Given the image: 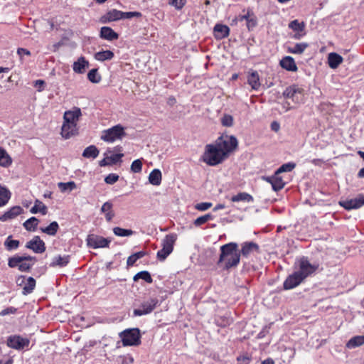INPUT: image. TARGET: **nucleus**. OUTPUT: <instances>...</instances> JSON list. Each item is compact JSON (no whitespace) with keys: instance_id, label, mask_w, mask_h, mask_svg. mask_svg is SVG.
<instances>
[{"instance_id":"1","label":"nucleus","mask_w":364,"mask_h":364,"mask_svg":"<svg viewBox=\"0 0 364 364\" xmlns=\"http://www.w3.org/2000/svg\"><path fill=\"white\" fill-rule=\"evenodd\" d=\"M237 145L238 141L236 137L223 135L218 138L214 143L205 146L202 160L209 166H217L235 151Z\"/></svg>"},{"instance_id":"2","label":"nucleus","mask_w":364,"mask_h":364,"mask_svg":"<svg viewBox=\"0 0 364 364\" xmlns=\"http://www.w3.org/2000/svg\"><path fill=\"white\" fill-rule=\"evenodd\" d=\"M80 107H73L64 112L60 134L63 138L68 139L78 134V122L82 117Z\"/></svg>"},{"instance_id":"3","label":"nucleus","mask_w":364,"mask_h":364,"mask_svg":"<svg viewBox=\"0 0 364 364\" xmlns=\"http://www.w3.org/2000/svg\"><path fill=\"white\" fill-rule=\"evenodd\" d=\"M240 253L238 245L235 242H230L220 247V255L218 265L224 269L235 267L240 263Z\"/></svg>"},{"instance_id":"4","label":"nucleus","mask_w":364,"mask_h":364,"mask_svg":"<svg viewBox=\"0 0 364 364\" xmlns=\"http://www.w3.org/2000/svg\"><path fill=\"white\" fill-rule=\"evenodd\" d=\"M318 263H311L307 257H302L297 259L294 264L295 270L305 279L311 276L318 270Z\"/></svg>"},{"instance_id":"5","label":"nucleus","mask_w":364,"mask_h":364,"mask_svg":"<svg viewBox=\"0 0 364 364\" xmlns=\"http://www.w3.org/2000/svg\"><path fill=\"white\" fill-rule=\"evenodd\" d=\"M36 259L31 256H14L9 259L8 265L11 268L17 267L21 272H28L34 264Z\"/></svg>"},{"instance_id":"6","label":"nucleus","mask_w":364,"mask_h":364,"mask_svg":"<svg viewBox=\"0 0 364 364\" xmlns=\"http://www.w3.org/2000/svg\"><path fill=\"white\" fill-rule=\"evenodd\" d=\"M177 239L176 234H169L162 240V249L158 251L157 258L164 261L173 251V245Z\"/></svg>"},{"instance_id":"7","label":"nucleus","mask_w":364,"mask_h":364,"mask_svg":"<svg viewBox=\"0 0 364 364\" xmlns=\"http://www.w3.org/2000/svg\"><path fill=\"white\" fill-rule=\"evenodd\" d=\"M124 136L125 132L124 127L118 124L102 131L100 138L106 142L112 143L116 140L122 139Z\"/></svg>"},{"instance_id":"8","label":"nucleus","mask_w":364,"mask_h":364,"mask_svg":"<svg viewBox=\"0 0 364 364\" xmlns=\"http://www.w3.org/2000/svg\"><path fill=\"white\" fill-rule=\"evenodd\" d=\"M283 96L291 99L295 104H301L304 100V90L296 85H293L285 89Z\"/></svg>"},{"instance_id":"9","label":"nucleus","mask_w":364,"mask_h":364,"mask_svg":"<svg viewBox=\"0 0 364 364\" xmlns=\"http://www.w3.org/2000/svg\"><path fill=\"white\" fill-rule=\"evenodd\" d=\"M119 336L123 346H137L140 343V333L137 328L125 330Z\"/></svg>"},{"instance_id":"10","label":"nucleus","mask_w":364,"mask_h":364,"mask_svg":"<svg viewBox=\"0 0 364 364\" xmlns=\"http://www.w3.org/2000/svg\"><path fill=\"white\" fill-rule=\"evenodd\" d=\"M157 304V299L151 298L146 301H144V302L141 303L139 309H136L134 310V315L136 316H140L142 315L150 314L156 308Z\"/></svg>"},{"instance_id":"11","label":"nucleus","mask_w":364,"mask_h":364,"mask_svg":"<svg viewBox=\"0 0 364 364\" xmlns=\"http://www.w3.org/2000/svg\"><path fill=\"white\" fill-rule=\"evenodd\" d=\"M86 241L87 245L94 249L107 247L111 242V240L107 238L93 234L89 235Z\"/></svg>"},{"instance_id":"12","label":"nucleus","mask_w":364,"mask_h":364,"mask_svg":"<svg viewBox=\"0 0 364 364\" xmlns=\"http://www.w3.org/2000/svg\"><path fill=\"white\" fill-rule=\"evenodd\" d=\"M16 284L23 288V294H31L36 287V280L30 277L26 278L25 276H19L16 279Z\"/></svg>"},{"instance_id":"13","label":"nucleus","mask_w":364,"mask_h":364,"mask_svg":"<svg viewBox=\"0 0 364 364\" xmlns=\"http://www.w3.org/2000/svg\"><path fill=\"white\" fill-rule=\"evenodd\" d=\"M29 343V339L17 335L9 336L6 342V344L9 348L16 350H21L25 347H28Z\"/></svg>"},{"instance_id":"14","label":"nucleus","mask_w":364,"mask_h":364,"mask_svg":"<svg viewBox=\"0 0 364 364\" xmlns=\"http://www.w3.org/2000/svg\"><path fill=\"white\" fill-rule=\"evenodd\" d=\"M339 205L348 210L360 208L364 205V195L360 194L354 198L341 200Z\"/></svg>"},{"instance_id":"15","label":"nucleus","mask_w":364,"mask_h":364,"mask_svg":"<svg viewBox=\"0 0 364 364\" xmlns=\"http://www.w3.org/2000/svg\"><path fill=\"white\" fill-rule=\"evenodd\" d=\"M26 247L31 250L35 253H43L46 250L45 242L39 236L33 237L31 240L27 242Z\"/></svg>"},{"instance_id":"16","label":"nucleus","mask_w":364,"mask_h":364,"mask_svg":"<svg viewBox=\"0 0 364 364\" xmlns=\"http://www.w3.org/2000/svg\"><path fill=\"white\" fill-rule=\"evenodd\" d=\"M304 279L295 270L294 273L289 275L284 282V289H291L299 286Z\"/></svg>"},{"instance_id":"17","label":"nucleus","mask_w":364,"mask_h":364,"mask_svg":"<svg viewBox=\"0 0 364 364\" xmlns=\"http://www.w3.org/2000/svg\"><path fill=\"white\" fill-rule=\"evenodd\" d=\"M89 66V61L84 56H80L73 62V70L75 73L83 74Z\"/></svg>"},{"instance_id":"18","label":"nucleus","mask_w":364,"mask_h":364,"mask_svg":"<svg viewBox=\"0 0 364 364\" xmlns=\"http://www.w3.org/2000/svg\"><path fill=\"white\" fill-rule=\"evenodd\" d=\"M279 175V174H277V172H275L274 176L263 178L264 181L272 185V189L274 191L282 189L285 185L282 178Z\"/></svg>"},{"instance_id":"19","label":"nucleus","mask_w":364,"mask_h":364,"mask_svg":"<svg viewBox=\"0 0 364 364\" xmlns=\"http://www.w3.org/2000/svg\"><path fill=\"white\" fill-rule=\"evenodd\" d=\"M22 213L23 208L21 206H14L0 216V220L5 222L12 220L21 215Z\"/></svg>"},{"instance_id":"20","label":"nucleus","mask_w":364,"mask_h":364,"mask_svg":"<svg viewBox=\"0 0 364 364\" xmlns=\"http://www.w3.org/2000/svg\"><path fill=\"white\" fill-rule=\"evenodd\" d=\"M289 27L296 32L294 35L296 39L301 38L305 34V33H304L305 28V23L304 22H299L298 20H294L289 23Z\"/></svg>"},{"instance_id":"21","label":"nucleus","mask_w":364,"mask_h":364,"mask_svg":"<svg viewBox=\"0 0 364 364\" xmlns=\"http://www.w3.org/2000/svg\"><path fill=\"white\" fill-rule=\"evenodd\" d=\"M122 19V11L112 9L102 17L101 21L104 23Z\"/></svg>"},{"instance_id":"22","label":"nucleus","mask_w":364,"mask_h":364,"mask_svg":"<svg viewBox=\"0 0 364 364\" xmlns=\"http://www.w3.org/2000/svg\"><path fill=\"white\" fill-rule=\"evenodd\" d=\"M259 246L253 242H246L242 244L241 254L243 257H248L251 254L257 252Z\"/></svg>"},{"instance_id":"23","label":"nucleus","mask_w":364,"mask_h":364,"mask_svg":"<svg viewBox=\"0 0 364 364\" xmlns=\"http://www.w3.org/2000/svg\"><path fill=\"white\" fill-rule=\"evenodd\" d=\"M100 36L101 38L107 41H114L119 38V35L112 28L108 26L101 28Z\"/></svg>"},{"instance_id":"24","label":"nucleus","mask_w":364,"mask_h":364,"mask_svg":"<svg viewBox=\"0 0 364 364\" xmlns=\"http://www.w3.org/2000/svg\"><path fill=\"white\" fill-rule=\"evenodd\" d=\"M343 61V57L336 53H330L328 55V64L332 69H336Z\"/></svg>"},{"instance_id":"25","label":"nucleus","mask_w":364,"mask_h":364,"mask_svg":"<svg viewBox=\"0 0 364 364\" xmlns=\"http://www.w3.org/2000/svg\"><path fill=\"white\" fill-rule=\"evenodd\" d=\"M280 65L289 71L295 72L298 69L294 58L291 56L283 58L280 61Z\"/></svg>"},{"instance_id":"26","label":"nucleus","mask_w":364,"mask_h":364,"mask_svg":"<svg viewBox=\"0 0 364 364\" xmlns=\"http://www.w3.org/2000/svg\"><path fill=\"white\" fill-rule=\"evenodd\" d=\"M247 82L252 90H257L261 84L259 82V76L257 71H250L247 76Z\"/></svg>"},{"instance_id":"27","label":"nucleus","mask_w":364,"mask_h":364,"mask_svg":"<svg viewBox=\"0 0 364 364\" xmlns=\"http://www.w3.org/2000/svg\"><path fill=\"white\" fill-rule=\"evenodd\" d=\"M230 29L227 26L216 24L214 27V33L216 38H223L228 36Z\"/></svg>"},{"instance_id":"28","label":"nucleus","mask_w":364,"mask_h":364,"mask_svg":"<svg viewBox=\"0 0 364 364\" xmlns=\"http://www.w3.org/2000/svg\"><path fill=\"white\" fill-rule=\"evenodd\" d=\"M11 196L10 191L6 187L0 185V208L8 203Z\"/></svg>"},{"instance_id":"29","label":"nucleus","mask_w":364,"mask_h":364,"mask_svg":"<svg viewBox=\"0 0 364 364\" xmlns=\"http://www.w3.org/2000/svg\"><path fill=\"white\" fill-rule=\"evenodd\" d=\"M162 175L159 169H154L149 176V181L154 186H159L161 183Z\"/></svg>"},{"instance_id":"30","label":"nucleus","mask_w":364,"mask_h":364,"mask_svg":"<svg viewBox=\"0 0 364 364\" xmlns=\"http://www.w3.org/2000/svg\"><path fill=\"white\" fill-rule=\"evenodd\" d=\"M114 55L112 51L107 50L97 52L95 54L94 58L96 60L103 62L105 60H112L114 58Z\"/></svg>"},{"instance_id":"31","label":"nucleus","mask_w":364,"mask_h":364,"mask_svg":"<svg viewBox=\"0 0 364 364\" xmlns=\"http://www.w3.org/2000/svg\"><path fill=\"white\" fill-rule=\"evenodd\" d=\"M112 203L110 202H105L101 208L102 213L105 214V218L107 221L109 222L114 216V213L112 210Z\"/></svg>"},{"instance_id":"32","label":"nucleus","mask_w":364,"mask_h":364,"mask_svg":"<svg viewBox=\"0 0 364 364\" xmlns=\"http://www.w3.org/2000/svg\"><path fill=\"white\" fill-rule=\"evenodd\" d=\"M31 213L36 214L41 213L42 215H46L48 212L47 207L39 200H36L33 207L31 209Z\"/></svg>"},{"instance_id":"33","label":"nucleus","mask_w":364,"mask_h":364,"mask_svg":"<svg viewBox=\"0 0 364 364\" xmlns=\"http://www.w3.org/2000/svg\"><path fill=\"white\" fill-rule=\"evenodd\" d=\"M230 200L232 202L244 201L250 203L253 201V197L247 193L242 192L232 196Z\"/></svg>"},{"instance_id":"34","label":"nucleus","mask_w":364,"mask_h":364,"mask_svg":"<svg viewBox=\"0 0 364 364\" xmlns=\"http://www.w3.org/2000/svg\"><path fill=\"white\" fill-rule=\"evenodd\" d=\"M308 47L307 43H299L292 47H289L287 51L292 54H302Z\"/></svg>"},{"instance_id":"35","label":"nucleus","mask_w":364,"mask_h":364,"mask_svg":"<svg viewBox=\"0 0 364 364\" xmlns=\"http://www.w3.org/2000/svg\"><path fill=\"white\" fill-rule=\"evenodd\" d=\"M69 260H70V257L68 255L63 256V257L58 255L57 257H55L53 259V261L50 263V267H56V266L65 267L68 264Z\"/></svg>"},{"instance_id":"36","label":"nucleus","mask_w":364,"mask_h":364,"mask_svg":"<svg viewBox=\"0 0 364 364\" xmlns=\"http://www.w3.org/2000/svg\"><path fill=\"white\" fill-rule=\"evenodd\" d=\"M99 152L98 149L95 146L90 145L84 150L82 156L85 158L95 159L97 157Z\"/></svg>"},{"instance_id":"37","label":"nucleus","mask_w":364,"mask_h":364,"mask_svg":"<svg viewBox=\"0 0 364 364\" xmlns=\"http://www.w3.org/2000/svg\"><path fill=\"white\" fill-rule=\"evenodd\" d=\"M58 229H59V225H58V223L54 221V222H52L48 226H47L46 228H41L40 230H41V232L47 234L48 235L53 236L57 233Z\"/></svg>"},{"instance_id":"38","label":"nucleus","mask_w":364,"mask_h":364,"mask_svg":"<svg viewBox=\"0 0 364 364\" xmlns=\"http://www.w3.org/2000/svg\"><path fill=\"white\" fill-rule=\"evenodd\" d=\"M364 344V336H357L350 338L346 344L347 348H354Z\"/></svg>"},{"instance_id":"39","label":"nucleus","mask_w":364,"mask_h":364,"mask_svg":"<svg viewBox=\"0 0 364 364\" xmlns=\"http://www.w3.org/2000/svg\"><path fill=\"white\" fill-rule=\"evenodd\" d=\"M11 163L12 159L10 156L4 149H0V166L3 167H8L11 164Z\"/></svg>"},{"instance_id":"40","label":"nucleus","mask_w":364,"mask_h":364,"mask_svg":"<svg viewBox=\"0 0 364 364\" xmlns=\"http://www.w3.org/2000/svg\"><path fill=\"white\" fill-rule=\"evenodd\" d=\"M58 186L61 192H70L73 190H75L77 186L74 181H69L67 183L60 182L58 183Z\"/></svg>"},{"instance_id":"41","label":"nucleus","mask_w":364,"mask_h":364,"mask_svg":"<svg viewBox=\"0 0 364 364\" xmlns=\"http://www.w3.org/2000/svg\"><path fill=\"white\" fill-rule=\"evenodd\" d=\"M38 223L39 220L36 218L31 217L23 223V227L28 231H34Z\"/></svg>"},{"instance_id":"42","label":"nucleus","mask_w":364,"mask_h":364,"mask_svg":"<svg viewBox=\"0 0 364 364\" xmlns=\"http://www.w3.org/2000/svg\"><path fill=\"white\" fill-rule=\"evenodd\" d=\"M113 232L115 235L119 237H129L134 234V231L129 229H124L119 227L113 228Z\"/></svg>"},{"instance_id":"43","label":"nucleus","mask_w":364,"mask_h":364,"mask_svg":"<svg viewBox=\"0 0 364 364\" xmlns=\"http://www.w3.org/2000/svg\"><path fill=\"white\" fill-rule=\"evenodd\" d=\"M88 80L92 83H99L101 80V75L98 73L97 69H92L87 73Z\"/></svg>"},{"instance_id":"44","label":"nucleus","mask_w":364,"mask_h":364,"mask_svg":"<svg viewBox=\"0 0 364 364\" xmlns=\"http://www.w3.org/2000/svg\"><path fill=\"white\" fill-rule=\"evenodd\" d=\"M4 246L8 250H16L19 246V241L12 240L11 236H9L4 242Z\"/></svg>"},{"instance_id":"45","label":"nucleus","mask_w":364,"mask_h":364,"mask_svg":"<svg viewBox=\"0 0 364 364\" xmlns=\"http://www.w3.org/2000/svg\"><path fill=\"white\" fill-rule=\"evenodd\" d=\"M139 279H141L148 283L152 282L151 277L150 274L146 271L140 272L134 277V281H137Z\"/></svg>"},{"instance_id":"46","label":"nucleus","mask_w":364,"mask_h":364,"mask_svg":"<svg viewBox=\"0 0 364 364\" xmlns=\"http://www.w3.org/2000/svg\"><path fill=\"white\" fill-rule=\"evenodd\" d=\"M213 219V216L211 214H206V215H204L203 216H200V217H198V218H196L194 220L193 224L196 226H200V225L205 224V223H207L208 220H210Z\"/></svg>"},{"instance_id":"47","label":"nucleus","mask_w":364,"mask_h":364,"mask_svg":"<svg viewBox=\"0 0 364 364\" xmlns=\"http://www.w3.org/2000/svg\"><path fill=\"white\" fill-rule=\"evenodd\" d=\"M295 166L296 164L292 162L284 164L276 171L277 174H280L283 172H290L295 168Z\"/></svg>"},{"instance_id":"48","label":"nucleus","mask_w":364,"mask_h":364,"mask_svg":"<svg viewBox=\"0 0 364 364\" xmlns=\"http://www.w3.org/2000/svg\"><path fill=\"white\" fill-rule=\"evenodd\" d=\"M142 162L141 159L134 160L131 165V171L134 173H139L141 171Z\"/></svg>"},{"instance_id":"49","label":"nucleus","mask_w":364,"mask_h":364,"mask_svg":"<svg viewBox=\"0 0 364 364\" xmlns=\"http://www.w3.org/2000/svg\"><path fill=\"white\" fill-rule=\"evenodd\" d=\"M221 124L224 127H232L233 125V117L230 114H224L221 118Z\"/></svg>"},{"instance_id":"50","label":"nucleus","mask_w":364,"mask_h":364,"mask_svg":"<svg viewBox=\"0 0 364 364\" xmlns=\"http://www.w3.org/2000/svg\"><path fill=\"white\" fill-rule=\"evenodd\" d=\"M123 154H108V158L110 161V164H114L123 157Z\"/></svg>"},{"instance_id":"51","label":"nucleus","mask_w":364,"mask_h":364,"mask_svg":"<svg viewBox=\"0 0 364 364\" xmlns=\"http://www.w3.org/2000/svg\"><path fill=\"white\" fill-rule=\"evenodd\" d=\"M212 205L211 203L204 202L196 204L195 208L200 211H205L211 208Z\"/></svg>"},{"instance_id":"52","label":"nucleus","mask_w":364,"mask_h":364,"mask_svg":"<svg viewBox=\"0 0 364 364\" xmlns=\"http://www.w3.org/2000/svg\"><path fill=\"white\" fill-rule=\"evenodd\" d=\"M237 364H250L251 358L247 354L240 355L237 358Z\"/></svg>"},{"instance_id":"53","label":"nucleus","mask_w":364,"mask_h":364,"mask_svg":"<svg viewBox=\"0 0 364 364\" xmlns=\"http://www.w3.org/2000/svg\"><path fill=\"white\" fill-rule=\"evenodd\" d=\"M119 179V176L115 173H109L107 176L105 177V181L107 184H114Z\"/></svg>"},{"instance_id":"54","label":"nucleus","mask_w":364,"mask_h":364,"mask_svg":"<svg viewBox=\"0 0 364 364\" xmlns=\"http://www.w3.org/2000/svg\"><path fill=\"white\" fill-rule=\"evenodd\" d=\"M111 153H112L111 150H107V152L105 153V154H104L105 158L99 162V164L100 166H106L111 165L110 161L108 158V154H111Z\"/></svg>"},{"instance_id":"55","label":"nucleus","mask_w":364,"mask_h":364,"mask_svg":"<svg viewBox=\"0 0 364 364\" xmlns=\"http://www.w3.org/2000/svg\"><path fill=\"white\" fill-rule=\"evenodd\" d=\"M141 14L139 12L134 11V12H123L122 11V18H132L133 17H139Z\"/></svg>"},{"instance_id":"56","label":"nucleus","mask_w":364,"mask_h":364,"mask_svg":"<svg viewBox=\"0 0 364 364\" xmlns=\"http://www.w3.org/2000/svg\"><path fill=\"white\" fill-rule=\"evenodd\" d=\"M242 18H245L247 21V27L250 28L251 27L255 26L257 22L255 18L250 17V14H247V15H245L242 16Z\"/></svg>"},{"instance_id":"57","label":"nucleus","mask_w":364,"mask_h":364,"mask_svg":"<svg viewBox=\"0 0 364 364\" xmlns=\"http://www.w3.org/2000/svg\"><path fill=\"white\" fill-rule=\"evenodd\" d=\"M186 3V0H171V4L177 9H181Z\"/></svg>"},{"instance_id":"58","label":"nucleus","mask_w":364,"mask_h":364,"mask_svg":"<svg viewBox=\"0 0 364 364\" xmlns=\"http://www.w3.org/2000/svg\"><path fill=\"white\" fill-rule=\"evenodd\" d=\"M45 82L42 80H37L35 81L34 86L37 87L38 92L44 90Z\"/></svg>"},{"instance_id":"59","label":"nucleus","mask_w":364,"mask_h":364,"mask_svg":"<svg viewBox=\"0 0 364 364\" xmlns=\"http://www.w3.org/2000/svg\"><path fill=\"white\" fill-rule=\"evenodd\" d=\"M17 53L18 55L21 58L23 55H31V53L29 50L25 49V48H20L17 50Z\"/></svg>"},{"instance_id":"60","label":"nucleus","mask_w":364,"mask_h":364,"mask_svg":"<svg viewBox=\"0 0 364 364\" xmlns=\"http://www.w3.org/2000/svg\"><path fill=\"white\" fill-rule=\"evenodd\" d=\"M136 261L137 259L133 254L128 257L127 264L128 266H132Z\"/></svg>"},{"instance_id":"61","label":"nucleus","mask_w":364,"mask_h":364,"mask_svg":"<svg viewBox=\"0 0 364 364\" xmlns=\"http://www.w3.org/2000/svg\"><path fill=\"white\" fill-rule=\"evenodd\" d=\"M271 127L272 130L277 132L279 129V124L277 122H274L272 123Z\"/></svg>"},{"instance_id":"62","label":"nucleus","mask_w":364,"mask_h":364,"mask_svg":"<svg viewBox=\"0 0 364 364\" xmlns=\"http://www.w3.org/2000/svg\"><path fill=\"white\" fill-rule=\"evenodd\" d=\"M14 311L12 310V309H6L4 310H3L1 313H0V315L1 316H5V315H7L9 314V313H13Z\"/></svg>"},{"instance_id":"63","label":"nucleus","mask_w":364,"mask_h":364,"mask_svg":"<svg viewBox=\"0 0 364 364\" xmlns=\"http://www.w3.org/2000/svg\"><path fill=\"white\" fill-rule=\"evenodd\" d=\"M134 255L138 260L139 259L143 257L145 255V252H138L134 254Z\"/></svg>"},{"instance_id":"64","label":"nucleus","mask_w":364,"mask_h":364,"mask_svg":"<svg viewBox=\"0 0 364 364\" xmlns=\"http://www.w3.org/2000/svg\"><path fill=\"white\" fill-rule=\"evenodd\" d=\"M261 364H274V362L272 359L267 358V359L264 360V361H262L261 363Z\"/></svg>"}]
</instances>
